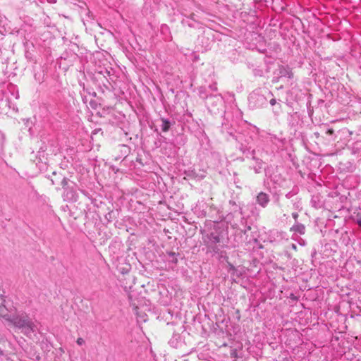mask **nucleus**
Masks as SVG:
<instances>
[{
  "instance_id": "6e6552de",
  "label": "nucleus",
  "mask_w": 361,
  "mask_h": 361,
  "mask_svg": "<svg viewBox=\"0 0 361 361\" xmlns=\"http://www.w3.org/2000/svg\"><path fill=\"white\" fill-rule=\"evenodd\" d=\"M76 343L78 345H82V344L85 343V341L82 338H78L76 341Z\"/></svg>"
},
{
  "instance_id": "7ed1b4c3",
  "label": "nucleus",
  "mask_w": 361,
  "mask_h": 361,
  "mask_svg": "<svg viewBox=\"0 0 361 361\" xmlns=\"http://www.w3.org/2000/svg\"><path fill=\"white\" fill-rule=\"evenodd\" d=\"M291 231L297 232L301 235L304 234L305 232V227L302 224H295L290 228Z\"/></svg>"
},
{
  "instance_id": "f03ea898",
  "label": "nucleus",
  "mask_w": 361,
  "mask_h": 361,
  "mask_svg": "<svg viewBox=\"0 0 361 361\" xmlns=\"http://www.w3.org/2000/svg\"><path fill=\"white\" fill-rule=\"evenodd\" d=\"M257 203L263 207H265L269 202V198L267 194L264 192H260L257 196Z\"/></svg>"
},
{
  "instance_id": "0eeeda50",
  "label": "nucleus",
  "mask_w": 361,
  "mask_h": 361,
  "mask_svg": "<svg viewBox=\"0 0 361 361\" xmlns=\"http://www.w3.org/2000/svg\"><path fill=\"white\" fill-rule=\"evenodd\" d=\"M68 180L66 178H63V180H61V184L62 185V188L65 190V191L68 190Z\"/></svg>"
},
{
  "instance_id": "f257e3e1",
  "label": "nucleus",
  "mask_w": 361,
  "mask_h": 361,
  "mask_svg": "<svg viewBox=\"0 0 361 361\" xmlns=\"http://www.w3.org/2000/svg\"><path fill=\"white\" fill-rule=\"evenodd\" d=\"M4 309V306H0V314L1 317L12 324L15 327L21 329L22 333L25 336H30L32 333L36 331V325L27 314L23 313L13 316L2 314L1 312Z\"/></svg>"
},
{
  "instance_id": "f8f14e48",
  "label": "nucleus",
  "mask_w": 361,
  "mask_h": 361,
  "mask_svg": "<svg viewBox=\"0 0 361 361\" xmlns=\"http://www.w3.org/2000/svg\"><path fill=\"white\" fill-rule=\"evenodd\" d=\"M276 99H271L270 100V104H271V106L275 105V104H276Z\"/></svg>"
},
{
  "instance_id": "20e7f679",
  "label": "nucleus",
  "mask_w": 361,
  "mask_h": 361,
  "mask_svg": "<svg viewBox=\"0 0 361 361\" xmlns=\"http://www.w3.org/2000/svg\"><path fill=\"white\" fill-rule=\"evenodd\" d=\"M250 102H253L254 100H257L262 103L265 100V98L262 95H259L255 92H252L249 97Z\"/></svg>"
},
{
  "instance_id": "9d476101",
  "label": "nucleus",
  "mask_w": 361,
  "mask_h": 361,
  "mask_svg": "<svg viewBox=\"0 0 361 361\" xmlns=\"http://www.w3.org/2000/svg\"><path fill=\"white\" fill-rule=\"evenodd\" d=\"M326 133L329 134V135H332L334 133V130L332 128H329L326 130Z\"/></svg>"
},
{
  "instance_id": "9b49d317",
  "label": "nucleus",
  "mask_w": 361,
  "mask_h": 361,
  "mask_svg": "<svg viewBox=\"0 0 361 361\" xmlns=\"http://www.w3.org/2000/svg\"><path fill=\"white\" fill-rule=\"evenodd\" d=\"M210 89L213 91H216L217 90L216 85H212L209 86Z\"/></svg>"
},
{
  "instance_id": "1a4fd4ad",
  "label": "nucleus",
  "mask_w": 361,
  "mask_h": 361,
  "mask_svg": "<svg viewBox=\"0 0 361 361\" xmlns=\"http://www.w3.org/2000/svg\"><path fill=\"white\" fill-rule=\"evenodd\" d=\"M292 216H293V218L295 220H297V219H298V213H296V212H293V213L292 214Z\"/></svg>"
},
{
  "instance_id": "423d86ee",
  "label": "nucleus",
  "mask_w": 361,
  "mask_h": 361,
  "mask_svg": "<svg viewBox=\"0 0 361 361\" xmlns=\"http://www.w3.org/2000/svg\"><path fill=\"white\" fill-rule=\"evenodd\" d=\"M74 192L73 191H67L66 193H63V196L65 197L66 199L67 200H73V197H74Z\"/></svg>"
},
{
  "instance_id": "39448f33",
  "label": "nucleus",
  "mask_w": 361,
  "mask_h": 361,
  "mask_svg": "<svg viewBox=\"0 0 361 361\" xmlns=\"http://www.w3.org/2000/svg\"><path fill=\"white\" fill-rule=\"evenodd\" d=\"M170 126H171V123L168 120L164 119V118L161 119V128L162 131L167 132L170 128Z\"/></svg>"
}]
</instances>
